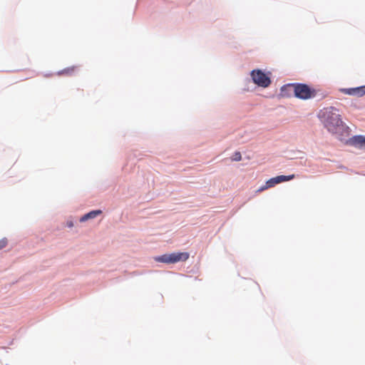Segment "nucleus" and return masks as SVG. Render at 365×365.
<instances>
[{
    "label": "nucleus",
    "instance_id": "obj_1",
    "mask_svg": "<svg viewBox=\"0 0 365 365\" xmlns=\"http://www.w3.org/2000/svg\"><path fill=\"white\" fill-rule=\"evenodd\" d=\"M319 116L324 126L331 133H336L344 126L339 110L334 107L324 108Z\"/></svg>",
    "mask_w": 365,
    "mask_h": 365
},
{
    "label": "nucleus",
    "instance_id": "obj_9",
    "mask_svg": "<svg viewBox=\"0 0 365 365\" xmlns=\"http://www.w3.org/2000/svg\"><path fill=\"white\" fill-rule=\"evenodd\" d=\"M295 178L294 175H278L276 177V179L277 180L278 184L291 180Z\"/></svg>",
    "mask_w": 365,
    "mask_h": 365
},
{
    "label": "nucleus",
    "instance_id": "obj_10",
    "mask_svg": "<svg viewBox=\"0 0 365 365\" xmlns=\"http://www.w3.org/2000/svg\"><path fill=\"white\" fill-rule=\"evenodd\" d=\"M278 184L276 177L270 178L266 182L267 187L270 188Z\"/></svg>",
    "mask_w": 365,
    "mask_h": 365
},
{
    "label": "nucleus",
    "instance_id": "obj_11",
    "mask_svg": "<svg viewBox=\"0 0 365 365\" xmlns=\"http://www.w3.org/2000/svg\"><path fill=\"white\" fill-rule=\"evenodd\" d=\"M242 159V155L240 152H235L232 156V160L234 161H240Z\"/></svg>",
    "mask_w": 365,
    "mask_h": 365
},
{
    "label": "nucleus",
    "instance_id": "obj_7",
    "mask_svg": "<svg viewBox=\"0 0 365 365\" xmlns=\"http://www.w3.org/2000/svg\"><path fill=\"white\" fill-rule=\"evenodd\" d=\"M101 213V210H93V211H91V212L84 215L83 217H81L80 220H81V222L86 221L88 219H91V218L96 217V216H98Z\"/></svg>",
    "mask_w": 365,
    "mask_h": 365
},
{
    "label": "nucleus",
    "instance_id": "obj_6",
    "mask_svg": "<svg viewBox=\"0 0 365 365\" xmlns=\"http://www.w3.org/2000/svg\"><path fill=\"white\" fill-rule=\"evenodd\" d=\"M350 143L359 149H365V137L356 135L350 138Z\"/></svg>",
    "mask_w": 365,
    "mask_h": 365
},
{
    "label": "nucleus",
    "instance_id": "obj_13",
    "mask_svg": "<svg viewBox=\"0 0 365 365\" xmlns=\"http://www.w3.org/2000/svg\"><path fill=\"white\" fill-rule=\"evenodd\" d=\"M268 189V187H267V185H262V187H260L257 190V192H261L265 190Z\"/></svg>",
    "mask_w": 365,
    "mask_h": 365
},
{
    "label": "nucleus",
    "instance_id": "obj_12",
    "mask_svg": "<svg viewBox=\"0 0 365 365\" xmlns=\"http://www.w3.org/2000/svg\"><path fill=\"white\" fill-rule=\"evenodd\" d=\"M7 245V240L2 239L0 240V250L4 248Z\"/></svg>",
    "mask_w": 365,
    "mask_h": 365
},
{
    "label": "nucleus",
    "instance_id": "obj_4",
    "mask_svg": "<svg viewBox=\"0 0 365 365\" xmlns=\"http://www.w3.org/2000/svg\"><path fill=\"white\" fill-rule=\"evenodd\" d=\"M254 83L259 86L266 88L271 83V80L261 70H253L251 73Z\"/></svg>",
    "mask_w": 365,
    "mask_h": 365
},
{
    "label": "nucleus",
    "instance_id": "obj_8",
    "mask_svg": "<svg viewBox=\"0 0 365 365\" xmlns=\"http://www.w3.org/2000/svg\"><path fill=\"white\" fill-rule=\"evenodd\" d=\"M76 66L68 67L60 71L59 74L71 76L76 72Z\"/></svg>",
    "mask_w": 365,
    "mask_h": 365
},
{
    "label": "nucleus",
    "instance_id": "obj_5",
    "mask_svg": "<svg viewBox=\"0 0 365 365\" xmlns=\"http://www.w3.org/2000/svg\"><path fill=\"white\" fill-rule=\"evenodd\" d=\"M339 91L344 94L359 98L365 95V86L349 88H339Z\"/></svg>",
    "mask_w": 365,
    "mask_h": 365
},
{
    "label": "nucleus",
    "instance_id": "obj_2",
    "mask_svg": "<svg viewBox=\"0 0 365 365\" xmlns=\"http://www.w3.org/2000/svg\"><path fill=\"white\" fill-rule=\"evenodd\" d=\"M281 93L284 96L293 93L296 98L307 100L316 97L317 91L304 83H289L282 87Z\"/></svg>",
    "mask_w": 365,
    "mask_h": 365
},
{
    "label": "nucleus",
    "instance_id": "obj_3",
    "mask_svg": "<svg viewBox=\"0 0 365 365\" xmlns=\"http://www.w3.org/2000/svg\"><path fill=\"white\" fill-rule=\"evenodd\" d=\"M189 256L188 252H174L156 257H155V260L165 264H173L178 262L186 261L189 258Z\"/></svg>",
    "mask_w": 365,
    "mask_h": 365
}]
</instances>
